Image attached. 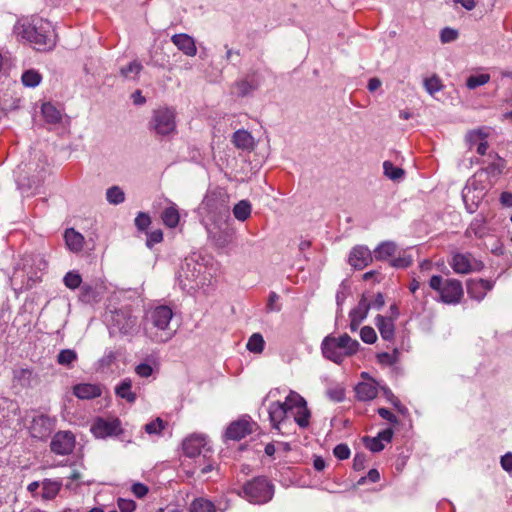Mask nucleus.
<instances>
[{
    "label": "nucleus",
    "instance_id": "1",
    "mask_svg": "<svg viewBox=\"0 0 512 512\" xmlns=\"http://www.w3.org/2000/svg\"><path fill=\"white\" fill-rule=\"evenodd\" d=\"M50 22L43 19H33L32 22L18 23L14 31L18 36L34 45L38 51L50 50L54 46L53 32Z\"/></svg>",
    "mask_w": 512,
    "mask_h": 512
},
{
    "label": "nucleus",
    "instance_id": "2",
    "mask_svg": "<svg viewBox=\"0 0 512 512\" xmlns=\"http://www.w3.org/2000/svg\"><path fill=\"white\" fill-rule=\"evenodd\" d=\"M172 318L173 311L169 306H157L147 316L146 334L155 342L168 341L175 333L170 326Z\"/></svg>",
    "mask_w": 512,
    "mask_h": 512
},
{
    "label": "nucleus",
    "instance_id": "3",
    "mask_svg": "<svg viewBox=\"0 0 512 512\" xmlns=\"http://www.w3.org/2000/svg\"><path fill=\"white\" fill-rule=\"evenodd\" d=\"M359 347V342L352 339L347 333L338 337L328 335L321 343L323 356L336 364H341L345 358L356 354Z\"/></svg>",
    "mask_w": 512,
    "mask_h": 512
},
{
    "label": "nucleus",
    "instance_id": "4",
    "mask_svg": "<svg viewBox=\"0 0 512 512\" xmlns=\"http://www.w3.org/2000/svg\"><path fill=\"white\" fill-rule=\"evenodd\" d=\"M240 495L251 503L264 504L272 499L274 485L266 477L258 476L243 485Z\"/></svg>",
    "mask_w": 512,
    "mask_h": 512
},
{
    "label": "nucleus",
    "instance_id": "5",
    "mask_svg": "<svg viewBox=\"0 0 512 512\" xmlns=\"http://www.w3.org/2000/svg\"><path fill=\"white\" fill-rule=\"evenodd\" d=\"M429 286L439 293L440 300L445 304H458L463 297L462 283L457 279H443L440 275L430 278Z\"/></svg>",
    "mask_w": 512,
    "mask_h": 512
},
{
    "label": "nucleus",
    "instance_id": "6",
    "mask_svg": "<svg viewBox=\"0 0 512 512\" xmlns=\"http://www.w3.org/2000/svg\"><path fill=\"white\" fill-rule=\"evenodd\" d=\"M149 130L157 136H169L176 132V113L174 109L160 107L155 109L148 124Z\"/></svg>",
    "mask_w": 512,
    "mask_h": 512
},
{
    "label": "nucleus",
    "instance_id": "7",
    "mask_svg": "<svg viewBox=\"0 0 512 512\" xmlns=\"http://www.w3.org/2000/svg\"><path fill=\"white\" fill-rule=\"evenodd\" d=\"M450 266L457 274H469L473 271H480L484 265L471 253H455L450 261Z\"/></svg>",
    "mask_w": 512,
    "mask_h": 512
},
{
    "label": "nucleus",
    "instance_id": "8",
    "mask_svg": "<svg viewBox=\"0 0 512 512\" xmlns=\"http://www.w3.org/2000/svg\"><path fill=\"white\" fill-rule=\"evenodd\" d=\"M207 441L205 436L193 434L184 439L182 448L187 457L194 458L203 453L202 460L206 459V453L210 451L206 448Z\"/></svg>",
    "mask_w": 512,
    "mask_h": 512
},
{
    "label": "nucleus",
    "instance_id": "9",
    "mask_svg": "<svg viewBox=\"0 0 512 512\" xmlns=\"http://www.w3.org/2000/svg\"><path fill=\"white\" fill-rule=\"evenodd\" d=\"M75 447V437L69 431L57 432L50 443V449L58 455H68Z\"/></svg>",
    "mask_w": 512,
    "mask_h": 512
},
{
    "label": "nucleus",
    "instance_id": "10",
    "mask_svg": "<svg viewBox=\"0 0 512 512\" xmlns=\"http://www.w3.org/2000/svg\"><path fill=\"white\" fill-rule=\"evenodd\" d=\"M91 432L97 438H106L118 435L122 432L121 423L118 419L106 420L98 418L91 426Z\"/></svg>",
    "mask_w": 512,
    "mask_h": 512
},
{
    "label": "nucleus",
    "instance_id": "11",
    "mask_svg": "<svg viewBox=\"0 0 512 512\" xmlns=\"http://www.w3.org/2000/svg\"><path fill=\"white\" fill-rule=\"evenodd\" d=\"M361 377L365 379V381L358 383L355 387L357 399L360 401H371L375 399L381 386L366 372H362Z\"/></svg>",
    "mask_w": 512,
    "mask_h": 512
},
{
    "label": "nucleus",
    "instance_id": "12",
    "mask_svg": "<svg viewBox=\"0 0 512 512\" xmlns=\"http://www.w3.org/2000/svg\"><path fill=\"white\" fill-rule=\"evenodd\" d=\"M255 423L249 419H239L232 422L226 429L225 437L229 440L240 441L253 432Z\"/></svg>",
    "mask_w": 512,
    "mask_h": 512
},
{
    "label": "nucleus",
    "instance_id": "13",
    "mask_svg": "<svg viewBox=\"0 0 512 512\" xmlns=\"http://www.w3.org/2000/svg\"><path fill=\"white\" fill-rule=\"evenodd\" d=\"M32 262H34L32 258H24L22 268H17L13 274V279L17 280L21 278L22 286H25L27 289L31 288L33 284L40 280L38 273L32 270Z\"/></svg>",
    "mask_w": 512,
    "mask_h": 512
},
{
    "label": "nucleus",
    "instance_id": "14",
    "mask_svg": "<svg viewBox=\"0 0 512 512\" xmlns=\"http://www.w3.org/2000/svg\"><path fill=\"white\" fill-rule=\"evenodd\" d=\"M373 260L371 251L365 246H356L349 255V264L355 269H363Z\"/></svg>",
    "mask_w": 512,
    "mask_h": 512
},
{
    "label": "nucleus",
    "instance_id": "15",
    "mask_svg": "<svg viewBox=\"0 0 512 512\" xmlns=\"http://www.w3.org/2000/svg\"><path fill=\"white\" fill-rule=\"evenodd\" d=\"M493 288V283L485 279H470L467 281V293L477 301H481L487 292Z\"/></svg>",
    "mask_w": 512,
    "mask_h": 512
},
{
    "label": "nucleus",
    "instance_id": "16",
    "mask_svg": "<svg viewBox=\"0 0 512 512\" xmlns=\"http://www.w3.org/2000/svg\"><path fill=\"white\" fill-rule=\"evenodd\" d=\"M113 322L114 326L118 328L120 333L130 334L137 325V318L127 311L119 310L115 312Z\"/></svg>",
    "mask_w": 512,
    "mask_h": 512
},
{
    "label": "nucleus",
    "instance_id": "17",
    "mask_svg": "<svg viewBox=\"0 0 512 512\" xmlns=\"http://www.w3.org/2000/svg\"><path fill=\"white\" fill-rule=\"evenodd\" d=\"M52 431V422L49 417L40 415L35 417L30 426V434L33 438L44 439Z\"/></svg>",
    "mask_w": 512,
    "mask_h": 512
},
{
    "label": "nucleus",
    "instance_id": "18",
    "mask_svg": "<svg viewBox=\"0 0 512 512\" xmlns=\"http://www.w3.org/2000/svg\"><path fill=\"white\" fill-rule=\"evenodd\" d=\"M172 43L185 55L193 57L197 54L195 40L188 34L180 33L171 37Z\"/></svg>",
    "mask_w": 512,
    "mask_h": 512
},
{
    "label": "nucleus",
    "instance_id": "19",
    "mask_svg": "<svg viewBox=\"0 0 512 512\" xmlns=\"http://www.w3.org/2000/svg\"><path fill=\"white\" fill-rule=\"evenodd\" d=\"M196 266H197L196 263L188 262V261H186L181 266V268L178 272V280L183 289H186L187 287L192 288V286L190 284L197 277Z\"/></svg>",
    "mask_w": 512,
    "mask_h": 512
},
{
    "label": "nucleus",
    "instance_id": "20",
    "mask_svg": "<svg viewBox=\"0 0 512 512\" xmlns=\"http://www.w3.org/2000/svg\"><path fill=\"white\" fill-rule=\"evenodd\" d=\"M375 325L384 340L391 341L394 338L395 326L393 318L377 315L375 318Z\"/></svg>",
    "mask_w": 512,
    "mask_h": 512
},
{
    "label": "nucleus",
    "instance_id": "21",
    "mask_svg": "<svg viewBox=\"0 0 512 512\" xmlns=\"http://www.w3.org/2000/svg\"><path fill=\"white\" fill-rule=\"evenodd\" d=\"M34 380V373L29 368H19L13 370L12 381L14 386L21 388H29L32 386Z\"/></svg>",
    "mask_w": 512,
    "mask_h": 512
},
{
    "label": "nucleus",
    "instance_id": "22",
    "mask_svg": "<svg viewBox=\"0 0 512 512\" xmlns=\"http://www.w3.org/2000/svg\"><path fill=\"white\" fill-rule=\"evenodd\" d=\"M73 393L79 399H93L101 395V389L94 384L82 383L74 386Z\"/></svg>",
    "mask_w": 512,
    "mask_h": 512
},
{
    "label": "nucleus",
    "instance_id": "23",
    "mask_svg": "<svg viewBox=\"0 0 512 512\" xmlns=\"http://www.w3.org/2000/svg\"><path fill=\"white\" fill-rule=\"evenodd\" d=\"M269 419L275 429H279V424L286 418L287 410L282 402L276 401L270 404Z\"/></svg>",
    "mask_w": 512,
    "mask_h": 512
},
{
    "label": "nucleus",
    "instance_id": "24",
    "mask_svg": "<svg viewBox=\"0 0 512 512\" xmlns=\"http://www.w3.org/2000/svg\"><path fill=\"white\" fill-rule=\"evenodd\" d=\"M232 143L238 149L250 150L254 146V139L248 131L241 129L233 133Z\"/></svg>",
    "mask_w": 512,
    "mask_h": 512
},
{
    "label": "nucleus",
    "instance_id": "25",
    "mask_svg": "<svg viewBox=\"0 0 512 512\" xmlns=\"http://www.w3.org/2000/svg\"><path fill=\"white\" fill-rule=\"evenodd\" d=\"M64 238L71 251L78 252L83 248L84 237L74 229H67L65 231Z\"/></svg>",
    "mask_w": 512,
    "mask_h": 512
},
{
    "label": "nucleus",
    "instance_id": "26",
    "mask_svg": "<svg viewBox=\"0 0 512 512\" xmlns=\"http://www.w3.org/2000/svg\"><path fill=\"white\" fill-rule=\"evenodd\" d=\"M62 487L61 481L44 479L42 481V498L45 500L54 499Z\"/></svg>",
    "mask_w": 512,
    "mask_h": 512
},
{
    "label": "nucleus",
    "instance_id": "27",
    "mask_svg": "<svg viewBox=\"0 0 512 512\" xmlns=\"http://www.w3.org/2000/svg\"><path fill=\"white\" fill-rule=\"evenodd\" d=\"M397 250V245L392 241H385L379 244L374 250L376 260H386L393 256Z\"/></svg>",
    "mask_w": 512,
    "mask_h": 512
},
{
    "label": "nucleus",
    "instance_id": "28",
    "mask_svg": "<svg viewBox=\"0 0 512 512\" xmlns=\"http://www.w3.org/2000/svg\"><path fill=\"white\" fill-rule=\"evenodd\" d=\"M218 195L220 197H223L222 193H216L215 191H212L210 193H208L204 200H203V205L210 211V212H216V211H219L221 212L222 209H224L226 212L228 211L227 207L224 205V202L225 200L222 199L221 200V204L218 205L217 203V199H218Z\"/></svg>",
    "mask_w": 512,
    "mask_h": 512
},
{
    "label": "nucleus",
    "instance_id": "29",
    "mask_svg": "<svg viewBox=\"0 0 512 512\" xmlns=\"http://www.w3.org/2000/svg\"><path fill=\"white\" fill-rule=\"evenodd\" d=\"M41 113L47 123L57 124L61 121V112L51 103H44L41 107Z\"/></svg>",
    "mask_w": 512,
    "mask_h": 512
},
{
    "label": "nucleus",
    "instance_id": "30",
    "mask_svg": "<svg viewBox=\"0 0 512 512\" xmlns=\"http://www.w3.org/2000/svg\"><path fill=\"white\" fill-rule=\"evenodd\" d=\"M161 219L167 227L175 228L180 220V215L176 206L173 204L166 207L161 214Z\"/></svg>",
    "mask_w": 512,
    "mask_h": 512
},
{
    "label": "nucleus",
    "instance_id": "31",
    "mask_svg": "<svg viewBox=\"0 0 512 512\" xmlns=\"http://www.w3.org/2000/svg\"><path fill=\"white\" fill-rule=\"evenodd\" d=\"M143 66L138 61H132L127 66L120 69V74L123 78L128 80H136L142 71Z\"/></svg>",
    "mask_w": 512,
    "mask_h": 512
},
{
    "label": "nucleus",
    "instance_id": "32",
    "mask_svg": "<svg viewBox=\"0 0 512 512\" xmlns=\"http://www.w3.org/2000/svg\"><path fill=\"white\" fill-rule=\"evenodd\" d=\"M131 387V380H123L115 389L116 395L133 403L136 399V395L131 391Z\"/></svg>",
    "mask_w": 512,
    "mask_h": 512
},
{
    "label": "nucleus",
    "instance_id": "33",
    "mask_svg": "<svg viewBox=\"0 0 512 512\" xmlns=\"http://www.w3.org/2000/svg\"><path fill=\"white\" fill-rule=\"evenodd\" d=\"M251 204L247 200H241L233 208L234 217L239 221H245L250 217Z\"/></svg>",
    "mask_w": 512,
    "mask_h": 512
},
{
    "label": "nucleus",
    "instance_id": "34",
    "mask_svg": "<svg viewBox=\"0 0 512 512\" xmlns=\"http://www.w3.org/2000/svg\"><path fill=\"white\" fill-rule=\"evenodd\" d=\"M287 412H293L295 409L306 403L305 399L295 391H290L285 401L282 402Z\"/></svg>",
    "mask_w": 512,
    "mask_h": 512
},
{
    "label": "nucleus",
    "instance_id": "35",
    "mask_svg": "<svg viewBox=\"0 0 512 512\" xmlns=\"http://www.w3.org/2000/svg\"><path fill=\"white\" fill-rule=\"evenodd\" d=\"M191 512H222L215 508V505L204 498L195 499L190 508Z\"/></svg>",
    "mask_w": 512,
    "mask_h": 512
},
{
    "label": "nucleus",
    "instance_id": "36",
    "mask_svg": "<svg viewBox=\"0 0 512 512\" xmlns=\"http://www.w3.org/2000/svg\"><path fill=\"white\" fill-rule=\"evenodd\" d=\"M294 420L301 427L306 428L309 425L310 411L307 407V403L301 405L294 410Z\"/></svg>",
    "mask_w": 512,
    "mask_h": 512
},
{
    "label": "nucleus",
    "instance_id": "37",
    "mask_svg": "<svg viewBox=\"0 0 512 512\" xmlns=\"http://www.w3.org/2000/svg\"><path fill=\"white\" fill-rule=\"evenodd\" d=\"M265 341L260 333H254L250 336L247 342V349L252 353H262L264 350Z\"/></svg>",
    "mask_w": 512,
    "mask_h": 512
},
{
    "label": "nucleus",
    "instance_id": "38",
    "mask_svg": "<svg viewBox=\"0 0 512 512\" xmlns=\"http://www.w3.org/2000/svg\"><path fill=\"white\" fill-rule=\"evenodd\" d=\"M384 175L393 181H398L403 178L404 170L402 168L396 167L390 161H385L383 163Z\"/></svg>",
    "mask_w": 512,
    "mask_h": 512
},
{
    "label": "nucleus",
    "instance_id": "39",
    "mask_svg": "<svg viewBox=\"0 0 512 512\" xmlns=\"http://www.w3.org/2000/svg\"><path fill=\"white\" fill-rule=\"evenodd\" d=\"M41 80V74L34 69H29L22 74V83L26 87H36L40 84Z\"/></svg>",
    "mask_w": 512,
    "mask_h": 512
},
{
    "label": "nucleus",
    "instance_id": "40",
    "mask_svg": "<svg viewBox=\"0 0 512 512\" xmlns=\"http://www.w3.org/2000/svg\"><path fill=\"white\" fill-rule=\"evenodd\" d=\"M370 308V303L364 296H362L358 305L350 311L349 316L357 317L363 321L367 317Z\"/></svg>",
    "mask_w": 512,
    "mask_h": 512
},
{
    "label": "nucleus",
    "instance_id": "41",
    "mask_svg": "<svg viewBox=\"0 0 512 512\" xmlns=\"http://www.w3.org/2000/svg\"><path fill=\"white\" fill-rule=\"evenodd\" d=\"M106 198L110 204L118 205L124 202L125 194L120 187L112 186L107 190Z\"/></svg>",
    "mask_w": 512,
    "mask_h": 512
},
{
    "label": "nucleus",
    "instance_id": "42",
    "mask_svg": "<svg viewBox=\"0 0 512 512\" xmlns=\"http://www.w3.org/2000/svg\"><path fill=\"white\" fill-rule=\"evenodd\" d=\"M424 88L425 90L433 96L436 92H439L443 89V84L441 79L437 75H433L429 78L424 79Z\"/></svg>",
    "mask_w": 512,
    "mask_h": 512
},
{
    "label": "nucleus",
    "instance_id": "43",
    "mask_svg": "<svg viewBox=\"0 0 512 512\" xmlns=\"http://www.w3.org/2000/svg\"><path fill=\"white\" fill-rule=\"evenodd\" d=\"M63 282L67 288L75 290L80 287L82 283V277L76 271H69L64 276Z\"/></svg>",
    "mask_w": 512,
    "mask_h": 512
},
{
    "label": "nucleus",
    "instance_id": "44",
    "mask_svg": "<svg viewBox=\"0 0 512 512\" xmlns=\"http://www.w3.org/2000/svg\"><path fill=\"white\" fill-rule=\"evenodd\" d=\"M77 359V353L72 349L61 350L57 356L60 365L69 366Z\"/></svg>",
    "mask_w": 512,
    "mask_h": 512
},
{
    "label": "nucleus",
    "instance_id": "45",
    "mask_svg": "<svg viewBox=\"0 0 512 512\" xmlns=\"http://www.w3.org/2000/svg\"><path fill=\"white\" fill-rule=\"evenodd\" d=\"M490 81V75L489 74H479V75H472L468 77L466 81V86L469 89H475L479 86L485 85Z\"/></svg>",
    "mask_w": 512,
    "mask_h": 512
},
{
    "label": "nucleus",
    "instance_id": "46",
    "mask_svg": "<svg viewBox=\"0 0 512 512\" xmlns=\"http://www.w3.org/2000/svg\"><path fill=\"white\" fill-rule=\"evenodd\" d=\"M363 443L367 449H369L372 452H380L384 449V444L381 442V440L376 437H368L365 436L363 438Z\"/></svg>",
    "mask_w": 512,
    "mask_h": 512
},
{
    "label": "nucleus",
    "instance_id": "47",
    "mask_svg": "<svg viewBox=\"0 0 512 512\" xmlns=\"http://www.w3.org/2000/svg\"><path fill=\"white\" fill-rule=\"evenodd\" d=\"M258 88V83L255 81L242 80L237 83L238 94L246 96Z\"/></svg>",
    "mask_w": 512,
    "mask_h": 512
},
{
    "label": "nucleus",
    "instance_id": "48",
    "mask_svg": "<svg viewBox=\"0 0 512 512\" xmlns=\"http://www.w3.org/2000/svg\"><path fill=\"white\" fill-rule=\"evenodd\" d=\"M380 390L383 393V396L389 401L395 408H397L400 412H403L405 408L401 405L400 400L393 394L390 388L386 386H381Z\"/></svg>",
    "mask_w": 512,
    "mask_h": 512
},
{
    "label": "nucleus",
    "instance_id": "49",
    "mask_svg": "<svg viewBox=\"0 0 512 512\" xmlns=\"http://www.w3.org/2000/svg\"><path fill=\"white\" fill-rule=\"evenodd\" d=\"M98 297V294L96 290L89 284H84L81 287V295L80 298L85 302H92L96 301Z\"/></svg>",
    "mask_w": 512,
    "mask_h": 512
},
{
    "label": "nucleus",
    "instance_id": "50",
    "mask_svg": "<svg viewBox=\"0 0 512 512\" xmlns=\"http://www.w3.org/2000/svg\"><path fill=\"white\" fill-rule=\"evenodd\" d=\"M361 340L367 344H373L377 340V335L375 330L370 326H364L360 330Z\"/></svg>",
    "mask_w": 512,
    "mask_h": 512
},
{
    "label": "nucleus",
    "instance_id": "51",
    "mask_svg": "<svg viewBox=\"0 0 512 512\" xmlns=\"http://www.w3.org/2000/svg\"><path fill=\"white\" fill-rule=\"evenodd\" d=\"M398 351L395 349L393 353L382 352L377 354V360L382 365H393L397 362Z\"/></svg>",
    "mask_w": 512,
    "mask_h": 512
},
{
    "label": "nucleus",
    "instance_id": "52",
    "mask_svg": "<svg viewBox=\"0 0 512 512\" xmlns=\"http://www.w3.org/2000/svg\"><path fill=\"white\" fill-rule=\"evenodd\" d=\"M165 425L161 418H157L145 425V431L148 434H158L164 429Z\"/></svg>",
    "mask_w": 512,
    "mask_h": 512
},
{
    "label": "nucleus",
    "instance_id": "53",
    "mask_svg": "<svg viewBox=\"0 0 512 512\" xmlns=\"http://www.w3.org/2000/svg\"><path fill=\"white\" fill-rule=\"evenodd\" d=\"M458 37V31L449 27L442 29L440 39L442 43L453 42Z\"/></svg>",
    "mask_w": 512,
    "mask_h": 512
},
{
    "label": "nucleus",
    "instance_id": "54",
    "mask_svg": "<svg viewBox=\"0 0 512 512\" xmlns=\"http://www.w3.org/2000/svg\"><path fill=\"white\" fill-rule=\"evenodd\" d=\"M150 223H151L150 216L144 212L138 213L137 217L135 218V225L141 231L146 230L148 228V226L150 225Z\"/></svg>",
    "mask_w": 512,
    "mask_h": 512
},
{
    "label": "nucleus",
    "instance_id": "55",
    "mask_svg": "<svg viewBox=\"0 0 512 512\" xmlns=\"http://www.w3.org/2000/svg\"><path fill=\"white\" fill-rule=\"evenodd\" d=\"M328 397L334 402H341L345 398V391L341 387L331 388L327 390Z\"/></svg>",
    "mask_w": 512,
    "mask_h": 512
},
{
    "label": "nucleus",
    "instance_id": "56",
    "mask_svg": "<svg viewBox=\"0 0 512 512\" xmlns=\"http://www.w3.org/2000/svg\"><path fill=\"white\" fill-rule=\"evenodd\" d=\"M333 453L339 460H345L350 456V449L346 444H338L334 448Z\"/></svg>",
    "mask_w": 512,
    "mask_h": 512
},
{
    "label": "nucleus",
    "instance_id": "57",
    "mask_svg": "<svg viewBox=\"0 0 512 512\" xmlns=\"http://www.w3.org/2000/svg\"><path fill=\"white\" fill-rule=\"evenodd\" d=\"M163 240V232L160 229L154 230L149 233L146 245L151 248L153 245L160 243Z\"/></svg>",
    "mask_w": 512,
    "mask_h": 512
},
{
    "label": "nucleus",
    "instance_id": "58",
    "mask_svg": "<svg viewBox=\"0 0 512 512\" xmlns=\"http://www.w3.org/2000/svg\"><path fill=\"white\" fill-rule=\"evenodd\" d=\"M136 504L130 499H118V508L121 512H132L135 510Z\"/></svg>",
    "mask_w": 512,
    "mask_h": 512
},
{
    "label": "nucleus",
    "instance_id": "59",
    "mask_svg": "<svg viewBox=\"0 0 512 512\" xmlns=\"http://www.w3.org/2000/svg\"><path fill=\"white\" fill-rule=\"evenodd\" d=\"M412 263V259L410 256H402L394 258L391 262V265L396 268H406L410 266Z\"/></svg>",
    "mask_w": 512,
    "mask_h": 512
},
{
    "label": "nucleus",
    "instance_id": "60",
    "mask_svg": "<svg viewBox=\"0 0 512 512\" xmlns=\"http://www.w3.org/2000/svg\"><path fill=\"white\" fill-rule=\"evenodd\" d=\"M377 412L381 418L389 421L391 424H398V418L390 410L379 408Z\"/></svg>",
    "mask_w": 512,
    "mask_h": 512
},
{
    "label": "nucleus",
    "instance_id": "61",
    "mask_svg": "<svg viewBox=\"0 0 512 512\" xmlns=\"http://www.w3.org/2000/svg\"><path fill=\"white\" fill-rule=\"evenodd\" d=\"M148 491V487L142 483H135L132 485V492L138 498L146 496Z\"/></svg>",
    "mask_w": 512,
    "mask_h": 512
},
{
    "label": "nucleus",
    "instance_id": "62",
    "mask_svg": "<svg viewBox=\"0 0 512 512\" xmlns=\"http://www.w3.org/2000/svg\"><path fill=\"white\" fill-rule=\"evenodd\" d=\"M135 371L140 377H149L153 370L149 364L141 363L136 367Z\"/></svg>",
    "mask_w": 512,
    "mask_h": 512
},
{
    "label": "nucleus",
    "instance_id": "63",
    "mask_svg": "<svg viewBox=\"0 0 512 512\" xmlns=\"http://www.w3.org/2000/svg\"><path fill=\"white\" fill-rule=\"evenodd\" d=\"M366 456L363 453H357L353 459V467L355 470H362L365 467Z\"/></svg>",
    "mask_w": 512,
    "mask_h": 512
},
{
    "label": "nucleus",
    "instance_id": "64",
    "mask_svg": "<svg viewBox=\"0 0 512 512\" xmlns=\"http://www.w3.org/2000/svg\"><path fill=\"white\" fill-rule=\"evenodd\" d=\"M501 466L505 471H512V453H507L501 457Z\"/></svg>",
    "mask_w": 512,
    "mask_h": 512
}]
</instances>
